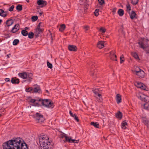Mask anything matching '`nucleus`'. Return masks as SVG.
<instances>
[{
	"label": "nucleus",
	"instance_id": "f257e3e1",
	"mask_svg": "<svg viewBox=\"0 0 149 149\" xmlns=\"http://www.w3.org/2000/svg\"><path fill=\"white\" fill-rule=\"evenodd\" d=\"M3 149H28L26 144L20 138L14 139L4 143Z\"/></svg>",
	"mask_w": 149,
	"mask_h": 149
},
{
	"label": "nucleus",
	"instance_id": "f03ea898",
	"mask_svg": "<svg viewBox=\"0 0 149 149\" xmlns=\"http://www.w3.org/2000/svg\"><path fill=\"white\" fill-rule=\"evenodd\" d=\"M49 137L46 134L41 135L39 137V141L40 145L44 149H51L52 146L50 145Z\"/></svg>",
	"mask_w": 149,
	"mask_h": 149
},
{
	"label": "nucleus",
	"instance_id": "7ed1b4c3",
	"mask_svg": "<svg viewBox=\"0 0 149 149\" xmlns=\"http://www.w3.org/2000/svg\"><path fill=\"white\" fill-rule=\"evenodd\" d=\"M149 41V40L148 39L145 38H140L138 42L139 47L143 50L147 49L149 47V45L148 43Z\"/></svg>",
	"mask_w": 149,
	"mask_h": 149
},
{
	"label": "nucleus",
	"instance_id": "20e7f679",
	"mask_svg": "<svg viewBox=\"0 0 149 149\" xmlns=\"http://www.w3.org/2000/svg\"><path fill=\"white\" fill-rule=\"evenodd\" d=\"M19 77L23 79H26V81L30 82L32 80L33 74L31 73L23 72L18 74Z\"/></svg>",
	"mask_w": 149,
	"mask_h": 149
},
{
	"label": "nucleus",
	"instance_id": "39448f33",
	"mask_svg": "<svg viewBox=\"0 0 149 149\" xmlns=\"http://www.w3.org/2000/svg\"><path fill=\"white\" fill-rule=\"evenodd\" d=\"M39 101L41 102L42 105L45 107L49 108L52 106L53 103L48 99H45L42 100H39Z\"/></svg>",
	"mask_w": 149,
	"mask_h": 149
},
{
	"label": "nucleus",
	"instance_id": "423d86ee",
	"mask_svg": "<svg viewBox=\"0 0 149 149\" xmlns=\"http://www.w3.org/2000/svg\"><path fill=\"white\" fill-rule=\"evenodd\" d=\"M35 118L36 122L38 123H42L45 120L43 116L39 114L38 113H37L36 114Z\"/></svg>",
	"mask_w": 149,
	"mask_h": 149
},
{
	"label": "nucleus",
	"instance_id": "0eeeda50",
	"mask_svg": "<svg viewBox=\"0 0 149 149\" xmlns=\"http://www.w3.org/2000/svg\"><path fill=\"white\" fill-rule=\"evenodd\" d=\"M62 138L64 137L65 138L66 141L70 143H77L79 142V140H76L75 139H72L70 137L67 136L65 135L62 136Z\"/></svg>",
	"mask_w": 149,
	"mask_h": 149
},
{
	"label": "nucleus",
	"instance_id": "6e6552de",
	"mask_svg": "<svg viewBox=\"0 0 149 149\" xmlns=\"http://www.w3.org/2000/svg\"><path fill=\"white\" fill-rule=\"evenodd\" d=\"M134 84L137 87L140 88L144 90H146V87L143 83L139 81H135Z\"/></svg>",
	"mask_w": 149,
	"mask_h": 149
},
{
	"label": "nucleus",
	"instance_id": "1a4fd4ad",
	"mask_svg": "<svg viewBox=\"0 0 149 149\" xmlns=\"http://www.w3.org/2000/svg\"><path fill=\"white\" fill-rule=\"evenodd\" d=\"M138 98L142 101H147L148 97L144 95L141 93H139L136 94Z\"/></svg>",
	"mask_w": 149,
	"mask_h": 149
},
{
	"label": "nucleus",
	"instance_id": "9d476101",
	"mask_svg": "<svg viewBox=\"0 0 149 149\" xmlns=\"http://www.w3.org/2000/svg\"><path fill=\"white\" fill-rule=\"evenodd\" d=\"M144 72L141 69H139V71H136V74L139 77L143 78L145 76Z\"/></svg>",
	"mask_w": 149,
	"mask_h": 149
},
{
	"label": "nucleus",
	"instance_id": "9b49d317",
	"mask_svg": "<svg viewBox=\"0 0 149 149\" xmlns=\"http://www.w3.org/2000/svg\"><path fill=\"white\" fill-rule=\"evenodd\" d=\"M115 51H113L110 52V57L111 60L116 61L117 60V57L116 56L115 54Z\"/></svg>",
	"mask_w": 149,
	"mask_h": 149
},
{
	"label": "nucleus",
	"instance_id": "f8f14e48",
	"mask_svg": "<svg viewBox=\"0 0 149 149\" xmlns=\"http://www.w3.org/2000/svg\"><path fill=\"white\" fill-rule=\"evenodd\" d=\"M19 28L20 26L19 24H17L12 28L11 30V32L13 33H15L19 30Z\"/></svg>",
	"mask_w": 149,
	"mask_h": 149
},
{
	"label": "nucleus",
	"instance_id": "ddd939ff",
	"mask_svg": "<svg viewBox=\"0 0 149 149\" xmlns=\"http://www.w3.org/2000/svg\"><path fill=\"white\" fill-rule=\"evenodd\" d=\"M37 3L38 5H42L41 7L45 6L47 4V2L43 0H39L37 1Z\"/></svg>",
	"mask_w": 149,
	"mask_h": 149
},
{
	"label": "nucleus",
	"instance_id": "4468645a",
	"mask_svg": "<svg viewBox=\"0 0 149 149\" xmlns=\"http://www.w3.org/2000/svg\"><path fill=\"white\" fill-rule=\"evenodd\" d=\"M104 42L101 41H99L97 44V47L99 49H102L104 47Z\"/></svg>",
	"mask_w": 149,
	"mask_h": 149
},
{
	"label": "nucleus",
	"instance_id": "2eb2a0df",
	"mask_svg": "<svg viewBox=\"0 0 149 149\" xmlns=\"http://www.w3.org/2000/svg\"><path fill=\"white\" fill-rule=\"evenodd\" d=\"M13 23V20L12 19H8L7 20L5 23H4L5 24V27H9Z\"/></svg>",
	"mask_w": 149,
	"mask_h": 149
},
{
	"label": "nucleus",
	"instance_id": "dca6fc26",
	"mask_svg": "<svg viewBox=\"0 0 149 149\" xmlns=\"http://www.w3.org/2000/svg\"><path fill=\"white\" fill-rule=\"evenodd\" d=\"M33 92L35 93H40V86L38 85H34L33 88Z\"/></svg>",
	"mask_w": 149,
	"mask_h": 149
},
{
	"label": "nucleus",
	"instance_id": "f3484780",
	"mask_svg": "<svg viewBox=\"0 0 149 149\" xmlns=\"http://www.w3.org/2000/svg\"><path fill=\"white\" fill-rule=\"evenodd\" d=\"M68 49L70 51H72L75 52L77 50V48L76 46L73 45H69Z\"/></svg>",
	"mask_w": 149,
	"mask_h": 149
},
{
	"label": "nucleus",
	"instance_id": "a211bd4d",
	"mask_svg": "<svg viewBox=\"0 0 149 149\" xmlns=\"http://www.w3.org/2000/svg\"><path fill=\"white\" fill-rule=\"evenodd\" d=\"M40 23L39 24L35 31V33L37 34L40 33L43 31L42 29L40 28Z\"/></svg>",
	"mask_w": 149,
	"mask_h": 149
},
{
	"label": "nucleus",
	"instance_id": "6ab92c4d",
	"mask_svg": "<svg viewBox=\"0 0 149 149\" xmlns=\"http://www.w3.org/2000/svg\"><path fill=\"white\" fill-rule=\"evenodd\" d=\"M142 120L143 123L147 125L148 127H149V121H148L146 118L145 117L142 118Z\"/></svg>",
	"mask_w": 149,
	"mask_h": 149
},
{
	"label": "nucleus",
	"instance_id": "aec40b11",
	"mask_svg": "<svg viewBox=\"0 0 149 149\" xmlns=\"http://www.w3.org/2000/svg\"><path fill=\"white\" fill-rule=\"evenodd\" d=\"M121 96L119 94H118L116 95V101L118 104H119L121 102Z\"/></svg>",
	"mask_w": 149,
	"mask_h": 149
},
{
	"label": "nucleus",
	"instance_id": "412c9836",
	"mask_svg": "<svg viewBox=\"0 0 149 149\" xmlns=\"http://www.w3.org/2000/svg\"><path fill=\"white\" fill-rule=\"evenodd\" d=\"M95 97H96L97 101L98 102H101L102 101V96L100 93L95 96Z\"/></svg>",
	"mask_w": 149,
	"mask_h": 149
},
{
	"label": "nucleus",
	"instance_id": "4be33fe9",
	"mask_svg": "<svg viewBox=\"0 0 149 149\" xmlns=\"http://www.w3.org/2000/svg\"><path fill=\"white\" fill-rule=\"evenodd\" d=\"M11 82L13 84H18L19 82V79L16 78H13L12 79Z\"/></svg>",
	"mask_w": 149,
	"mask_h": 149
},
{
	"label": "nucleus",
	"instance_id": "5701e85b",
	"mask_svg": "<svg viewBox=\"0 0 149 149\" xmlns=\"http://www.w3.org/2000/svg\"><path fill=\"white\" fill-rule=\"evenodd\" d=\"M116 116L117 118L120 119L122 118V114L119 111L116 114Z\"/></svg>",
	"mask_w": 149,
	"mask_h": 149
},
{
	"label": "nucleus",
	"instance_id": "b1692460",
	"mask_svg": "<svg viewBox=\"0 0 149 149\" xmlns=\"http://www.w3.org/2000/svg\"><path fill=\"white\" fill-rule=\"evenodd\" d=\"M0 15L4 17L6 16L7 14L3 10L0 9Z\"/></svg>",
	"mask_w": 149,
	"mask_h": 149
},
{
	"label": "nucleus",
	"instance_id": "393cba45",
	"mask_svg": "<svg viewBox=\"0 0 149 149\" xmlns=\"http://www.w3.org/2000/svg\"><path fill=\"white\" fill-rule=\"evenodd\" d=\"M91 124L93 126L95 127L98 128L99 127V125L98 123L97 122H91Z\"/></svg>",
	"mask_w": 149,
	"mask_h": 149
},
{
	"label": "nucleus",
	"instance_id": "a878e982",
	"mask_svg": "<svg viewBox=\"0 0 149 149\" xmlns=\"http://www.w3.org/2000/svg\"><path fill=\"white\" fill-rule=\"evenodd\" d=\"M136 15V13L134 11H132L130 14V16L131 19L134 18Z\"/></svg>",
	"mask_w": 149,
	"mask_h": 149
},
{
	"label": "nucleus",
	"instance_id": "bb28decb",
	"mask_svg": "<svg viewBox=\"0 0 149 149\" xmlns=\"http://www.w3.org/2000/svg\"><path fill=\"white\" fill-rule=\"evenodd\" d=\"M118 13L120 16H122L124 14V11L123 10L120 9L118 11Z\"/></svg>",
	"mask_w": 149,
	"mask_h": 149
},
{
	"label": "nucleus",
	"instance_id": "cd10ccee",
	"mask_svg": "<svg viewBox=\"0 0 149 149\" xmlns=\"http://www.w3.org/2000/svg\"><path fill=\"white\" fill-rule=\"evenodd\" d=\"M127 122L126 121V120L123 121L122 123V126H121L122 128L123 129H124L126 128V126L127 125Z\"/></svg>",
	"mask_w": 149,
	"mask_h": 149
},
{
	"label": "nucleus",
	"instance_id": "c85d7f7f",
	"mask_svg": "<svg viewBox=\"0 0 149 149\" xmlns=\"http://www.w3.org/2000/svg\"><path fill=\"white\" fill-rule=\"evenodd\" d=\"M93 91L95 94V96L100 94L99 90L98 89H96L95 90H93Z\"/></svg>",
	"mask_w": 149,
	"mask_h": 149
},
{
	"label": "nucleus",
	"instance_id": "c756f323",
	"mask_svg": "<svg viewBox=\"0 0 149 149\" xmlns=\"http://www.w3.org/2000/svg\"><path fill=\"white\" fill-rule=\"evenodd\" d=\"M65 25L64 24H62L61 26L59 28V31L61 32H63L65 29Z\"/></svg>",
	"mask_w": 149,
	"mask_h": 149
},
{
	"label": "nucleus",
	"instance_id": "7c9ffc66",
	"mask_svg": "<svg viewBox=\"0 0 149 149\" xmlns=\"http://www.w3.org/2000/svg\"><path fill=\"white\" fill-rule=\"evenodd\" d=\"M132 56L136 59H138L139 58V57L138 54L136 52H132Z\"/></svg>",
	"mask_w": 149,
	"mask_h": 149
},
{
	"label": "nucleus",
	"instance_id": "2f4dec72",
	"mask_svg": "<svg viewBox=\"0 0 149 149\" xmlns=\"http://www.w3.org/2000/svg\"><path fill=\"white\" fill-rule=\"evenodd\" d=\"M21 33L24 36H26L28 35V32L25 30H23L22 31Z\"/></svg>",
	"mask_w": 149,
	"mask_h": 149
},
{
	"label": "nucleus",
	"instance_id": "473e14b6",
	"mask_svg": "<svg viewBox=\"0 0 149 149\" xmlns=\"http://www.w3.org/2000/svg\"><path fill=\"white\" fill-rule=\"evenodd\" d=\"M144 109L147 110L149 111V104L148 103H146L144 105Z\"/></svg>",
	"mask_w": 149,
	"mask_h": 149
},
{
	"label": "nucleus",
	"instance_id": "72a5a7b5",
	"mask_svg": "<svg viewBox=\"0 0 149 149\" xmlns=\"http://www.w3.org/2000/svg\"><path fill=\"white\" fill-rule=\"evenodd\" d=\"M127 8V11L129 13L130 11L131 10V8L130 5L129 4H127L126 6Z\"/></svg>",
	"mask_w": 149,
	"mask_h": 149
},
{
	"label": "nucleus",
	"instance_id": "f704fd0d",
	"mask_svg": "<svg viewBox=\"0 0 149 149\" xmlns=\"http://www.w3.org/2000/svg\"><path fill=\"white\" fill-rule=\"evenodd\" d=\"M19 41L18 39H15L13 42V44L14 45H17L19 42Z\"/></svg>",
	"mask_w": 149,
	"mask_h": 149
},
{
	"label": "nucleus",
	"instance_id": "c9c22d12",
	"mask_svg": "<svg viewBox=\"0 0 149 149\" xmlns=\"http://www.w3.org/2000/svg\"><path fill=\"white\" fill-rule=\"evenodd\" d=\"M16 9L19 11H20L22 10V7L21 5H18L16 7Z\"/></svg>",
	"mask_w": 149,
	"mask_h": 149
},
{
	"label": "nucleus",
	"instance_id": "e433bc0d",
	"mask_svg": "<svg viewBox=\"0 0 149 149\" xmlns=\"http://www.w3.org/2000/svg\"><path fill=\"white\" fill-rule=\"evenodd\" d=\"M120 63H122L124 61V58L123 55H122L120 57Z\"/></svg>",
	"mask_w": 149,
	"mask_h": 149
},
{
	"label": "nucleus",
	"instance_id": "4c0bfd02",
	"mask_svg": "<svg viewBox=\"0 0 149 149\" xmlns=\"http://www.w3.org/2000/svg\"><path fill=\"white\" fill-rule=\"evenodd\" d=\"M28 38H33L34 34L33 32H31L29 33L28 34Z\"/></svg>",
	"mask_w": 149,
	"mask_h": 149
},
{
	"label": "nucleus",
	"instance_id": "58836bf2",
	"mask_svg": "<svg viewBox=\"0 0 149 149\" xmlns=\"http://www.w3.org/2000/svg\"><path fill=\"white\" fill-rule=\"evenodd\" d=\"M99 31L102 33H104L106 31V29L104 28L101 27Z\"/></svg>",
	"mask_w": 149,
	"mask_h": 149
},
{
	"label": "nucleus",
	"instance_id": "ea45409f",
	"mask_svg": "<svg viewBox=\"0 0 149 149\" xmlns=\"http://www.w3.org/2000/svg\"><path fill=\"white\" fill-rule=\"evenodd\" d=\"M33 90V88L32 87H30L26 88L25 90L26 92H29L32 91Z\"/></svg>",
	"mask_w": 149,
	"mask_h": 149
},
{
	"label": "nucleus",
	"instance_id": "a19ab883",
	"mask_svg": "<svg viewBox=\"0 0 149 149\" xmlns=\"http://www.w3.org/2000/svg\"><path fill=\"white\" fill-rule=\"evenodd\" d=\"M38 19V17L37 16H34L32 17V20L33 21H35L37 20Z\"/></svg>",
	"mask_w": 149,
	"mask_h": 149
},
{
	"label": "nucleus",
	"instance_id": "79ce46f5",
	"mask_svg": "<svg viewBox=\"0 0 149 149\" xmlns=\"http://www.w3.org/2000/svg\"><path fill=\"white\" fill-rule=\"evenodd\" d=\"M47 65L48 68L51 69L52 68V64L48 61L47 62Z\"/></svg>",
	"mask_w": 149,
	"mask_h": 149
},
{
	"label": "nucleus",
	"instance_id": "37998d69",
	"mask_svg": "<svg viewBox=\"0 0 149 149\" xmlns=\"http://www.w3.org/2000/svg\"><path fill=\"white\" fill-rule=\"evenodd\" d=\"M138 0H132V3L133 5H136L137 3Z\"/></svg>",
	"mask_w": 149,
	"mask_h": 149
},
{
	"label": "nucleus",
	"instance_id": "c03bdc74",
	"mask_svg": "<svg viewBox=\"0 0 149 149\" xmlns=\"http://www.w3.org/2000/svg\"><path fill=\"white\" fill-rule=\"evenodd\" d=\"M98 11H99V10H98V9H96L95 10V12H94V14L95 16H97L98 15H99Z\"/></svg>",
	"mask_w": 149,
	"mask_h": 149
},
{
	"label": "nucleus",
	"instance_id": "a18cd8bd",
	"mask_svg": "<svg viewBox=\"0 0 149 149\" xmlns=\"http://www.w3.org/2000/svg\"><path fill=\"white\" fill-rule=\"evenodd\" d=\"M14 8V5H13L8 10L10 11H13Z\"/></svg>",
	"mask_w": 149,
	"mask_h": 149
},
{
	"label": "nucleus",
	"instance_id": "49530a36",
	"mask_svg": "<svg viewBox=\"0 0 149 149\" xmlns=\"http://www.w3.org/2000/svg\"><path fill=\"white\" fill-rule=\"evenodd\" d=\"M98 1L100 4L101 5L103 4L104 3V0H98Z\"/></svg>",
	"mask_w": 149,
	"mask_h": 149
},
{
	"label": "nucleus",
	"instance_id": "de8ad7c7",
	"mask_svg": "<svg viewBox=\"0 0 149 149\" xmlns=\"http://www.w3.org/2000/svg\"><path fill=\"white\" fill-rule=\"evenodd\" d=\"M139 69H141L139 68L138 67H136V68H135V70L134 71V73L135 74H136V71H139Z\"/></svg>",
	"mask_w": 149,
	"mask_h": 149
},
{
	"label": "nucleus",
	"instance_id": "09e8293b",
	"mask_svg": "<svg viewBox=\"0 0 149 149\" xmlns=\"http://www.w3.org/2000/svg\"><path fill=\"white\" fill-rule=\"evenodd\" d=\"M73 117L74 118V119L75 120H76L77 122H78L79 121V119H78V117H77L76 116V115H75V116H74V117Z\"/></svg>",
	"mask_w": 149,
	"mask_h": 149
},
{
	"label": "nucleus",
	"instance_id": "8fccbe9b",
	"mask_svg": "<svg viewBox=\"0 0 149 149\" xmlns=\"http://www.w3.org/2000/svg\"><path fill=\"white\" fill-rule=\"evenodd\" d=\"M69 113H70V115L72 117H74V116H75V114H73L72 113V112L71 111H69Z\"/></svg>",
	"mask_w": 149,
	"mask_h": 149
},
{
	"label": "nucleus",
	"instance_id": "3c124183",
	"mask_svg": "<svg viewBox=\"0 0 149 149\" xmlns=\"http://www.w3.org/2000/svg\"><path fill=\"white\" fill-rule=\"evenodd\" d=\"M36 101L37 100H36L31 99V102L33 103H35L36 102Z\"/></svg>",
	"mask_w": 149,
	"mask_h": 149
},
{
	"label": "nucleus",
	"instance_id": "603ef678",
	"mask_svg": "<svg viewBox=\"0 0 149 149\" xmlns=\"http://www.w3.org/2000/svg\"><path fill=\"white\" fill-rule=\"evenodd\" d=\"M84 29L86 31H87L89 27L88 26H86L84 27Z\"/></svg>",
	"mask_w": 149,
	"mask_h": 149
},
{
	"label": "nucleus",
	"instance_id": "864d4df0",
	"mask_svg": "<svg viewBox=\"0 0 149 149\" xmlns=\"http://www.w3.org/2000/svg\"><path fill=\"white\" fill-rule=\"evenodd\" d=\"M5 81H6V82H8V81H10V79L9 78H6L5 79Z\"/></svg>",
	"mask_w": 149,
	"mask_h": 149
},
{
	"label": "nucleus",
	"instance_id": "5fc2aeb1",
	"mask_svg": "<svg viewBox=\"0 0 149 149\" xmlns=\"http://www.w3.org/2000/svg\"><path fill=\"white\" fill-rule=\"evenodd\" d=\"M39 15L40 16H41L42 15V14H43V12H40V13H39Z\"/></svg>",
	"mask_w": 149,
	"mask_h": 149
},
{
	"label": "nucleus",
	"instance_id": "6e6d98bb",
	"mask_svg": "<svg viewBox=\"0 0 149 149\" xmlns=\"http://www.w3.org/2000/svg\"><path fill=\"white\" fill-rule=\"evenodd\" d=\"M116 9H114L113 10L112 12H113L114 13H115L116 12Z\"/></svg>",
	"mask_w": 149,
	"mask_h": 149
},
{
	"label": "nucleus",
	"instance_id": "4d7b16f0",
	"mask_svg": "<svg viewBox=\"0 0 149 149\" xmlns=\"http://www.w3.org/2000/svg\"><path fill=\"white\" fill-rule=\"evenodd\" d=\"M95 73L94 72L93 73L92 72H91V74L92 76H93V75H95Z\"/></svg>",
	"mask_w": 149,
	"mask_h": 149
},
{
	"label": "nucleus",
	"instance_id": "13d9d810",
	"mask_svg": "<svg viewBox=\"0 0 149 149\" xmlns=\"http://www.w3.org/2000/svg\"><path fill=\"white\" fill-rule=\"evenodd\" d=\"M26 1L28 2L29 3V0H26Z\"/></svg>",
	"mask_w": 149,
	"mask_h": 149
},
{
	"label": "nucleus",
	"instance_id": "bf43d9fd",
	"mask_svg": "<svg viewBox=\"0 0 149 149\" xmlns=\"http://www.w3.org/2000/svg\"><path fill=\"white\" fill-rule=\"evenodd\" d=\"M46 92H47V93H48V91H47V90H46Z\"/></svg>",
	"mask_w": 149,
	"mask_h": 149
},
{
	"label": "nucleus",
	"instance_id": "052dcab7",
	"mask_svg": "<svg viewBox=\"0 0 149 149\" xmlns=\"http://www.w3.org/2000/svg\"><path fill=\"white\" fill-rule=\"evenodd\" d=\"M25 28L26 29H28V28H27V27H26Z\"/></svg>",
	"mask_w": 149,
	"mask_h": 149
},
{
	"label": "nucleus",
	"instance_id": "680f3d73",
	"mask_svg": "<svg viewBox=\"0 0 149 149\" xmlns=\"http://www.w3.org/2000/svg\"><path fill=\"white\" fill-rule=\"evenodd\" d=\"M7 56H8V57H9V56H8V55H7Z\"/></svg>",
	"mask_w": 149,
	"mask_h": 149
},
{
	"label": "nucleus",
	"instance_id": "e2e57ef3",
	"mask_svg": "<svg viewBox=\"0 0 149 149\" xmlns=\"http://www.w3.org/2000/svg\"><path fill=\"white\" fill-rule=\"evenodd\" d=\"M7 56H8V57H9V56H8V55H7Z\"/></svg>",
	"mask_w": 149,
	"mask_h": 149
},
{
	"label": "nucleus",
	"instance_id": "0e129e2a",
	"mask_svg": "<svg viewBox=\"0 0 149 149\" xmlns=\"http://www.w3.org/2000/svg\"><path fill=\"white\" fill-rule=\"evenodd\" d=\"M7 56H8V57H9V56H8V55H7Z\"/></svg>",
	"mask_w": 149,
	"mask_h": 149
}]
</instances>
